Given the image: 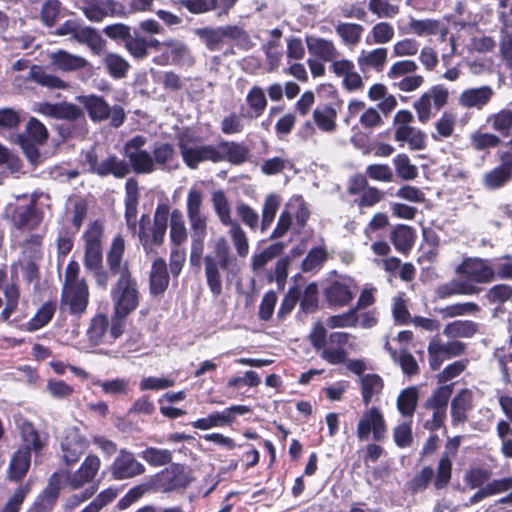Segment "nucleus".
<instances>
[{
	"mask_svg": "<svg viewBox=\"0 0 512 512\" xmlns=\"http://www.w3.org/2000/svg\"><path fill=\"white\" fill-rule=\"evenodd\" d=\"M370 36L373 44L384 45L393 40L395 36V29L391 23L381 21L371 28Z\"/></svg>",
	"mask_w": 512,
	"mask_h": 512,
	"instance_id": "nucleus-61",
	"label": "nucleus"
},
{
	"mask_svg": "<svg viewBox=\"0 0 512 512\" xmlns=\"http://www.w3.org/2000/svg\"><path fill=\"white\" fill-rule=\"evenodd\" d=\"M494 94V90L489 85L467 88L460 93L457 103L460 107L465 109L474 108L482 110L490 103Z\"/></svg>",
	"mask_w": 512,
	"mask_h": 512,
	"instance_id": "nucleus-24",
	"label": "nucleus"
},
{
	"mask_svg": "<svg viewBox=\"0 0 512 512\" xmlns=\"http://www.w3.org/2000/svg\"><path fill=\"white\" fill-rule=\"evenodd\" d=\"M455 274L463 278H453L440 284L435 291L438 298L479 295L483 290L479 285L494 281L492 263L479 257L464 258L455 268Z\"/></svg>",
	"mask_w": 512,
	"mask_h": 512,
	"instance_id": "nucleus-2",
	"label": "nucleus"
},
{
	"mask_svg": "<svg viewBox=\"0 0 512 512\" xmlns=\"http://www.w3.org/2000/svg\"><path fill=\"white\" fill-rule=\"evenodd\" d=\"M194 478L183 465L171 464L155 476V489L162 493L186 489Z\"/></svg>",
	"mask_w": 512,
	"mask_h": 512,
	"instance_id": "nucleus-13",
	"label": "nucleus"
},
{
	"mask_svg": "<svg viewBox=\"0 0 512 512\" xmlns=\"http://www.w3.org/2000/svg\"><path fill=\"white\" fill-rule=\"evenodd\" d=\"M336 111L330 107L316 108L313 111V119L317 127L323 132H333L336 128Z\"/></svg>",
	"mask_w": 512,
	"mask_h": 512,
	"instance_id": "nucleus-53",
	"label": "nucleus"
},
{
	"mask_svg": "<svg viewBox=\"0 0 512 512\" xmlns=\"http://www.w3.org/2000/svg\"><path fill=\"white\" fill-rule=\"evenodd\" d=\"M511 179L509 169L504 165L487 172L483 177L485 187L489 189H497L503 186Z\"/></svg>",
	"mask_w": 512,
	"mask_h": 512,
	"instance_id": "nucleus-64",
	"label": "nucleus"
},
{
	"mask_svg": "<svg viewBox=\"0 0 512 512\" xmlns=\"http://www.w3.org/2000/svg\"><path fill=\"white\" fill-rule=\"evenodd\" d=\"M449 91L443 85H435L424 92L414 103L418 121L426 124L434 116L432 108L440 110L448 103Z\"/></svg>",
	"mask_w": 512,
	"mask_h": 512,
	"instance_id": "nucleus-12",
	"label": "nucleus"
},
{
	"mask_svg": "<svg viewBox=\"0 0 512 512\" xmlns=\"http://www.w3.org/2000/svg\"><path fill=\"white\" fill-rule=\"evenodd\" d=\"M43 220V214L33 205H27L17 210L13 226L22 231H32L36 229Z\"/></svg>",
	"mask_w": 512,
	"mask_h": 512,
	"instance_id": "nucleus-35",
	"label": "nucleus"
},
{
	"mask_svg": "<svg viewBox=\"0 0 512 512\" xmlns=\"http://www.w3.org/2000/svg\"><path fill=\"white\" fill-rule=\"evenodd\" d=\"M419 390L416 386L403 389L396 401L397 409L403 417L412 418L417 408Z\"/></svg>",
	"mask_w": 512,
	"mask_h": 512,
	"instance_id": "nucleus-42",
	"label": "nucleus"
},
{
	"mask_svg": "<svg viewBox=\"0 0 512 512\" xmlns=\"http://www.w3.org/2000/svg\"><path fill=\"white\" fill-rule=\"evenodd\" d=\"M103 62L107 72L115 79H121L125 77L127 71L130 68L128 61L116 53L106 54Z\"/></svg>",
	"mask_w": 512,
	"mask_h": 512,
	"instance_id": "nucleus-52",
	"label": "nucleus"
},
{
	"mask_svg": "<svg viewBox=\"0 0 512 512\" xmlns=\"http://www.w3.org/2000/svg\"><path fill=\"white\" fill-rule=\"evenodd\" d=\"M204 195L200 189L192 187L187 193L186 215L191 230L190 264L200 266L207 235L208 217L203 211Z\"/></svg>",
	"mask_w": 512,
	"mask_h": 512,
	"instance_id": "nucleus-3",
	"label": "nucleus"
},
{
	"mask_svg": "<svg viewBox=\"0 0 512 512\" xmlns=\"http://www.w3.org/2000/svg\"><path fill=\"white\" fill-rule=\"evenodd\" d=\"M245 101L249 107L248 116L251 118L260 117L268 104L264 90L257 85L251 87L246 95Z\"/></svg>",
	"mask_w": 512,
	"mask_h": 512,
	"instance_id": "nucleus-44",
	"label": "nucleus"
},
{
	"mask_svg": "<svg viewBox=\"0 0 512 512\" xmlns=\"http://www.w3.org/2000/svg\"><path fill=\"white\" fill-rule=\"evenodd\" d=\"M471 147L476 151H483L490 148H496L500 145L499 136L482 131H475L469 137Z\"/></svg>",
	"mask_w": 512,
	"mask_h": 512,
	"instance_id": "nucleus-55",
	"label": "nucleus"
},
{
	"mask_svg": "<svg viewBox=\"0 0 512 512\" xmlns=\"http://www.w3.org/2000/svg\"><path fill=\"white\" fill-rule=\"evenodd\" d=\"M356 285L351 278H341L333 281L325 290V296L330 306L343 307L354 298Z\"/></svg>",
	"mask_w": 512,
	"mask_h": 512,
	"instance_id": "nucleus-22",
	"label": "nucleus"
},
{
	"mask_svg": "<svg viewBox=\"0 0 512 512\" xmlns=\"http://www.w3.org/2000/svg\"><path fill=\"white\" fill-rule=\"evenodd\" d=\"M30 467V451L19 449L10 461L9 478L11 480L22 479Z\"/></svg>",
	"mask_w": 512,
	"mask_h": 512,
	"instance_id": "nucleus-45",
	"label": "nucleus"
},
{
	"mask_svg": "<svg viewBox=\"0 0 512 512\" xmlns=\"http://www.w3.org/2000/svg\"><path fill=\"white\" fill-rule=\"evenodd\" d=\"M397 175L403 180H413L418 175V168L411 163L409 156L405 153L398 154L393 159Z\"/></svg>",
	"mask_w": 512,
	"mask_h": 512,
	"instance_id": "nucleus-57",
	"label": "nucleus"
},
{
	"mask_svg": "<svg viewBox=\"0 0 512 512\" xmlns=\"http://www.w3.org/2000/svg\"><path fill=\"white\" fill-rule=\"evenodd\" d=\"M26 80L33 81L38 85L50 90H66L69 84L60 77L46 73L42 66L31 65Z\"/></svg>",
	"mask_w": 512,
	"mask_h": 512,
	"instance_id": "nucleus-34",
	"label": "nucleus"
},
{
	"mask_svg": "<svg viewBox=\"0 0 512 512\" xmlns=\"http://www.w3.org/2000/svg\"><path fill=\"white\" fill-rule=\"evenodd\" d=\"M356 433L360 441H367L370 436L374 441L385 438L387 425L379 408L373 406L363 412L358 421Z\"/></svg>",
	"mask_w": 512,
	"mask_h": 512,
	"instance_id": "nucleus-16",
	"label": "nucleus"
},
{
	"mask_svg": "<svg viewBox=\"0 0 512 512\" xmlns=\"http://www.w3.org/2000/svg\"><path fill=\"white\" fill-rule=\"evenodd\" d=\"M454 384H446L437 387L426 400L423 407L432 412L424 427L430 431H436L443 427L447 417V407L453 393Z\"/></svg>",
	"mask_w": 512,
	"mask_h": 512,
	"instance_id": "nucleus-11",
	"label": "nucleus"
},
{
	"mask_svg": "<svg viewBox=\"0 0 512 512\" xmlns=\"http://www.w3.org/2000/svg\"><path fill=\"white\" fill-rule=\"evenodd\" d=\"M409 31L418 36L426 37L438 34L440 31V21L436 19H416L411 17L408 22Z\"/></svg>",
	"mask_w": 512,
	"mask_h": 512,
	"instance_id": "nucleus-47",
	"label": "nucleus"
},
{
	"mask_svg": "<svg viewBox=\"0 0 512 512\" xmlns=\"http://www.w3.org/2000/svg\"><path fill=\"white\" fill-rule=\"evenodd\" d=\"M50 66L54 70L72 72L85 68L89 63L79 55L72 54L64 49H57L48 54Z\"/></svg>",
	"mask_w": 512,
	"mask_h": 512,
	"instance_id": "nucleus-28",
	"label": "nucleus"
},
{
	"mask_svg": "<svg viewBox=\"0 0 512 512\" xmlns=\"http://www.w3.org/2000/svg\"><path fill=\"white\" fill-rule=\"evenodd\" d=\"M496 434L501 441V453L506 458H512V425L507 421H498Z\"/></svg>",
	"mask_w": 512,
	"mask_h": 512,
	"instance_id": "nucleus-63",
	"label": "nucleus"
},
{
	"mask_svg": "<svg viewBox=\"0 0 512 512\" xmlns=\"http://www.w3.org/2000/svg\"><path fill=\"white\" fill-rule=\"evenodd\" d=\"M179 149L184 163L191 169H196L204 161L219 163L221 159L217 145L191 146L180 141Z\"/></svg>",
	"mask_w": 512,
	"mask_h": 512,
	"instance_id": "nucleus-19",
	"label": "nucleus"
},
{
	"mask_svg": "<svg viewBox=\"0 0 512 512\" xmlns=\"http://www.w3.org/2000/svg\"><path fill=\"white\" fill-rule=\"evenodd\" d=\"M87 111L93 122H102L110 119V124L118 128L125 121L124 109L119 105L110 106L103 97L97 95H83L77 98Z\"/></svg>",
	"mask_w": 512,
	"mask_h": 512,
	"instance_id": "nucleus-10",
	"label": "nucleus"
},
{
	"mask_svg": "<svg viewBox=\"0 0 512 512\" xmlns=\"http://www.w3.org/2000/svg\"><path fill=\"white\" fill-rule=\"evenodd\" d=\"M144 471V465L138 462L134 455L125 449L119 451L118 456L111 465V474L117 480L129 479L143 474Z\"/></svg>",
	"mask_w": 512,
	"mask_h": 512,
	"instance_id": "nucleus-21",
	"label": "nucleus"
},
{
	"mask_svg": "<svg viewBox=\"0 0 512 512\" xmlns=\"http://www.w3.org/2000/svg\"><path fill=\"white\" fill-rule=\"evenodd\" d=\"M109 320L106 315L97 314L91 319L87 329V338L93 345L109 344L108 342Z\"/></svg>",
	"mask_w": 512,
	"mask_h": 512,
	"instance_id": "nucleus-41",
	"label": "nucleus"
},
{
	"mask_svg": "<svg viewBox=\"0 0 512 512\" xmlns=\"http://www.w3.org/2000/svg\"><path fill=\"white\" fill-rule=\"evenodd\" d=\"M390 355L400 365L405 375L412 376L419 373V365L416 359L407 350H400L399 352L390 350Z\"/></svg>",
	"mask_w": 512,
	"mask_h": 512,
	"instance_id": "nucleus-59",
	"label": "nucleus"
},
{
	"mask_svg": "<svg viewBox=\"0 0 512 512\" xmlns=\"http://www.w3.org/2000/svg\"><path fill=\"white\" fill-rule=\"evenodd\" d=\"M102 225L95 221L91 223L84 234L85 239V255L84 266L86 270L97 268L102 265V245L101 236Z\"/></svg>",
	"mask_w": 512,
	"mask_h": 512,
	"instance_id": "nucleus-18",
	"label": "nucleus"
},
{
	"mask_svg": "<svg viewBox=\"0 0 512 512\" xmlns=\"http://www.w3.org/2000/svg\"><path fill=\"white\" fill-rule=\"evenodd\" d=\"M364 28L361 24L342 22L335 27V32L346 45L355 46L361 41Z\"/></svg>",
	"mask_w": 512,
	"mask_h": 512,
	"instance_id": "nucleus-46",
	"label": "nucleus"
},
{
	"mask_svg": "<svg viewBox=\"0 0 512 512\" xmlns=\"http://www.w3.org/2000/svg\"><path fill=\"white\" fill-rule=\"evenodd\" d=\"M467 344L451 339L442 342L439 338H432L429 342L427 351L429 356V365L432 370H438L446 359L462 356L466 353Z\"/></svg>",
	"mask_w": 512,
	"mask_h": 512,
	"instance_id": "nucleus-17",
	"label": "nucleus"
},
{
	"mask_svg": "<svg viewBox=\"0 0 512 512\" xmlns=\"http://www.w3.org/2000/svg\"><path fill=\"white\" fill-rule=\"evenodd\" d=\"M139 201V187L136 178H128L125 184V220L128 229L135 234L137 232V213Z\"/></svg>",
	"mask_w": 512,
	"mask_h": 512,
	"instance_id": "nucleus-27",
	"label": "nucleus"
},
{
	"mask_svg": "<svg viewBox=\"0 0 512 512\" xmlns=\"http://www.w3.org/2000/svg\"><path fill=\"white\" fill-rule=\"evenodd\" d=\"M356 62L360 72L364 74L381 73L388 62V49L386 47L362 49L357 55Z\"/></svg>",
	"mask_w": 512,
	"mask_h": 512,
	"instance_id": "nucleus-23",
	"label": "nucleus"
},
{
	"mask_svg": "<svg viewBox=\"0 0 512 512\" xmlns=\"http://www.w3.org/2000/svg\"><path fill=\"white\" fill-rule=\"evenodd\" d=\"M484 298L488 304L500 309L512 298V286L504 283L493 285L486 291Z\"/></svg>",
	"mask_w": 512,
	"mask_h": 512,
	"instance_id": "nucleus-50",
	"label": "nucleus"
},
{
	"mask_svg": "<svg viewBox=\"0 0 512 512\" xmlns=\"http://www.w3.org/2000/svg\"><path fill=\"white\" fill-rule=\"evenodd\" d=\"M280 207V198L276 194H269L262 207L261 231L264 232L273 222Z\"/></svg>",
	"mask_w": 512,
	"mask_h": 512,
	"instance_id": "nucleus-62",
	"label": "nucleus"
},
{
	"mask_svg": "<svg viewBox=\"0 0 512 512\" xmlns=\"http://www.w3.org/2000/svg\"><path fill=\"white\" fill-rule=\"evenodd\" d=\"M228 234L239 257L245 258L249 254V241L246 232L238 222L229 225Z\"/></svg>",
	"mask_w": 512,
	"mask_h": 512,
	"instance_id": "nucleus-54",
	"label": "nucleus"
},
{
	"mask_svg": "<svg viewBox=\"0 0 512 512\" xmlns=\"http://www.w3.org/2000/svg\"><path fill=\"white\" fill-rule=\"evenodd\" d=\"M415 238V230L404 224L397 225L390 234V240L395 249L403 254H407L411 250Z\"/></svg>",
	"mask_w": 512,
	"mask_h": 512,
	"instance_id": "nucleus-39",
	"label": "nucleus"
},
{
	"mask_svg": "<svg viewBox=\"0 0 512 512\" xmlns=\"http://www.w3.org/2000/svg\"><path fill=\"white\" fill-rule=\"evenodd\" d=\"M80 265L71 260L65 269L61 304L67 307L71 314L79 315L85 312L89 302V288L85 279L79 278Z\"/></svg>",
	"mask_w": 512,
	"mask_h": 512,
	"instance_id": "nucleus-6",
	"label": "nucleus"
},
{
	"mask_svg": "<svg viewBox=\"0 0 512 512\" xmlns=\"http://www.w3.org/2000/svg\"><path fill=\"white\" fill-rule=\"evenodd\" d=\"M479 330V324L472 320H455L446 324L443 328V335L449 339L459 338L470 339Z\"/></svg>",
	"mask_w": 512,
	"mask_h": 512,
	"instance_id": "nucleus-37",
	"label": "nucleus"
},
{
	"mask_svg": "<svg viewBox=\"0 0 512 512\" xmlns=\"http://www.w3.org/2000/svg\"><path fill=\"white\" fill-rule=\"evenodd\" d=\"M147 142V138L143 135L132 137L123 147V154L128 162L115 154L109 155L100 161L97 175L100 177L113 175L121 179L129 175L131 170L136 174H152L157 170L171 171L178 167L176 151L172 144L156 143L150 152L145 149Z\"/></svg>",
	"mask_w": 512,
	"mask_h": 512,
	"instance_id": "nucleus-1",
	"label": "nucleus"
},
{
	"mask_svg": "<svg viewBox=\"0 0 512 512\" xmlns=\"http://www.w3.org/2000/svg\"><path fill=\"white\" fill-rule=\"evenodd\" d=\"M217 148L221 157L220 162L227 161L233 165H240L249 158L250 150L242 142L221 140Z\"/></svg>",
	"mask_w": 512,
	"mask_h": 512,
	"instance_id": "nucleus-33",
	"label": "nucleus"
},
{
	"mask_svg": "<svg viewBox=\"0 0 512 512\" xmlns=\"http://www.w3.org/2000/svg\"><path fill=\"white\" fill-rule=\"evenodd\" d=\"M88 447L86 439L77 431L66 434L61 442L62 459L68 466L76 463Z\"/></svg>",
	"mask_w": 512,
	"mask_h": 512,
	"instance_id": "nucleus-26",
	"label": "nucleus"
},
{
	"mask_svg": "<svg viewBox=\"0 0 512 512\" xmlns=\"http://www.w3.org/2000/svg\"><path fill=\"white\" fill-rule=\"evenodd\" d=\"M433 125L434 131L431 132V138L436 142H442L453 135L456 127V116L445 111Z\"/></svg>",
	"mask_w": 512,
	"mask_h": 512,
	"instance_id": "nucleus-43",
	"label": "nucleus"
},
{
	"mask_svg": "<svg viewBox=\"0 0 512 512\" xmlns=\"http://www.w3.org/2000/svg\"><path fill=\"white\" fill-rule=\"evenodd\" d=\"M360 388L363 404L368 406L374 397L381 394L384 381L378 374H364L360 377Z\"/></svg>",
	"mask_w": 512,
	"mask_h": 512,
	"instance_id": "nucleus-40",
	"label": "nucleus"
},
{
	"mask_svg": "<svg viewBox=\"0 0 512 512\" xmlns=\"http://www.w3.org/2000/svg\"><path fill=\"white\" fill-rule=\"evenodd\" d=\"M481 311V307L475 302H459L448 305L439 310L443 318H455L467 315H475Z\"/></svg>",
	"mask_w": 512,
	"mask_h": 512,
	"instance_id": "nucleus-51",
	"label": "nucleus"
},
{
	"mask_svg": "<svg viewBox=\"0 0 512 512\" xmlns=\"http://www.w3.org/2000/svg\"><path fill=\"white\" fill-rule=\"evenodd\" d=\"M305 43L309 53L324 62L331 63L340 56V52L335 43L330 39L315 35H306Z\"/></svg>",
	"mask_w": 512,
	"mask_h": 512,
	"instance_id": "nucleus-29",
	"label": "nucleus"
},
{
	"mask_svg": "<svg viewBox=\"0 0 512 512\" xmlns=\"http://www.w3.org/2000/svg\"><path fill=\"white\" fill-rule=\"evenodd\" d=\"M95 386L101 387L106 395L123 396L129 391V381L123 378H115L111 380H96L93 382Z\"/></svg>",
	"mask_w": 512,
	"mask_h": 512,
	"instance_id": "nucleus-60",
	"label": "nucleus"
},
{
	"mask_svg": "<svg viewBox=\"0 0 512 512\" xmlns=\"http://www.w3.org/2000/svg\"><path fill=\"white\" fill-rule=\"evenodd\" d=\"M169 214V205L159 203L155 208L152 223L149 215L141 216L135 234H137L139 242L147 255L157 254V249L164 243Z\"/></svg>",
	"mask_w": 512,
	"mask_h": 512,
	"instance_id": "nucleus-4",
	"label": "nucleus"
},
{
	"mask_svg": "<svg viewBox=\"0 0 512 512\" xmlns=\"http://www.w3.org/2000/svg\"><path fill=\"white\" fill-rule=\"evenodd\" d=\"M170 230L169 239L172 246H184L188 239V230L186 227L184 215L180 209H174L170 212Z\"/></svg>",
	"mask_w": 512,
	"mask_h": 512,
	"instance_id": "nucleus-38",
	"label": "nucleus"
},
{
	"mask_svg": "<svg viewBox=\"0 0 512 512\" xmlns=\"http://www.w3.org/2000/svg\"><path fill=\"white\" fill-rule=\"evenodd\" d=\"M211 201L214 211L223 225L228 226L235 223V221L231 219L230 203L222 190L214 191Z\"/></svg>",
	"mask_w": 512,
	"mask_h": 512,
	"instance_id": "nucleus-48",
	"label": "nucleus"
},
{
	"mask_svg": "<svg viewBox=\"0 0 512 512\" xmlns=\"http://www.w3.org/2000/svg\"><path fill=\"white\" fill-rule=\"evenodd\" d=\"M215 255L207 254L204 257L205 277L207 285L214 296L222 293V276L220 269L232 273L237 267V259L231 253L230 246L225 237H219L214 244Z\"/></svg>",
	"mask_w": 512,
	"mask_h": 512,
	"instance_id": "nucleus-5",
	"label": "nucleus"
},
{
	"mask_svg": "<svg viewBox=\"0 0 512 512\" xmlns=\"http://www.w3.org/2000/svg\"><path fill=\"white\" fill-rule=\"evenodd\" d=\"M473 408V392L469 389H461L451 400L450 415L453 426L464 424L468 419V413Z\"/></svg>",
	"mask_w": 512,
	"mask_h": 512,
	"instance_id": "nucleus-30",
	"label": "nucleus"
},
{
	"mask_svg": "<svg viewBox=\"0 0 512 512\" xmlns=\"http://www.w3.org/2000/svg\"><path fill=\"white\" fill-rule=\"evenodd\" d=\"M486 122L491 124V127L501 136L508 137L512 129V110L502 109L497 113L490 114Z\"/></svg>",
	"mask_w": 512,
	"mask_h": 512,
	"instance_id": "nucleus-49",
	"label": "nucleus"
},
{
	"mask_svg": "<svg viewBox=\"0 0 512 512\" xmlns=\"http://www.w3.org/2000/svg\"><path fill=\"white\" fill-rule=\"evenodd\" d=\"M100 467V458L96 455H88L76 471L63 472L67 485L71 489L76 490L84 487L86 484L92 483Z\"/></svg>",
	"mask_w": 512,
	"mask_h": 512,
	"instance_id": "nucleus-20",
	"label": "nucleus"
},
{
	"mask_svg": "<svg viewBox=\"0 0 512 512\" xmlns=\"http://www.w3.org/2000/svg\"><path fill=\"white\" fill-rule=\"evenodd\" d=\"M36 112L54 119H61L74 123L80 127V130L86 131V119L83 110L77 105L70 102L38 103L35 109Z\"/></svg>",
	"mask_w": 512,
	"mask_h": 512,
	"instance_id": "nucleus-15",
	"label": "nucleus"
},
{
	"mask_svg": "<svg viewBox=\"0 0 512 512\" xmlns=\"http://www.w3.org/2000/svg\"><path fill=\"white\" fill-rule=\"evenodd\" d=\"M55 35H70L73 40L81 44H86L93 52L97 54H99L104 47V41L102 37L94 28L83 26L78 21L72 19L62 23L55 30Z\"/></svg>",
	"mask_w": 512,
	"mask_h": 512,
	"instance_id": "nucleus-14",
	"label": "nucleus"
},
{
	"mask_svg": "<svg viewBox=\"0 0 512 512\" xmlns=\"http://www.w3.org/2000/svg\"><path fill=\"white\" fill-rule=\"evenodd\" d=\"M17 427L25 444L23 450L34 451L35 453L40 452L45 445V441L41 439L39 432L33 424L26 419L19 418L17 420Z\"/></svg>",
	"mask_w": 512,
	"mask_h": 512,
	"instance_id": "nucleus-36",
	"label": "nucleus"
},
{
	"mask_svg": "<svg viewBox=\"0 0 512 512\" xmlns=\"http://www.w3.org/2000/svg\"><path fill=\"white\" fill-rule=\"evenodd\" d=\"M229 424H231L229 419V412H225L224 410L221 412L211 413L207 417L199 418L192 422V426L200 430H208L214 427H221Z\"/></svg>",
	"mask_w": 512,
	"mask_h": 512,
	"instance_id": "nucleus-58",
	"label": "nucleus"
},
{
	"mask_svg": "<svg viewBox=\"0 0 512 512\" xmlns=\"http://www.w3.org/2000/svg\"><path fill=\"white\" fill-rule=\"evenodd\" d=\"M140 295L139 283L133 275L118 277L110 291L115 315H130L139 306Z\"/></svg>",
	"mask_w": 512,
	"mask_h": 512,
	"instance_id": "nucleus-8",
	"label": "nucleus"
},
{
	"mask_svg": "<svg viewBox=\"0 0 512 512\" xmlns=\"http://www.w3.org/2000/svg\"><path fill=\"white\" fill-rule=\"evenodd\" d=\"M170 282L166 261L157 257L151 264L149 272V291L152 296H162Z\"/></svg>",
	"mask_w": 512,
	"mask_h": 512,
	"instance_id": "nucleus-31",
	"label": "nucleus"
},
{
	"mask_svg": "<svg viewBox=\"0 0 512 512\" xmlns=\"http://www.w3.org/2000/svg\"><path fill=\"white\" fill-rule=\"evenodd\" d=\"M125 241L122 236H116L107 253V265L113 276L126 277L132 275L128 261L124 260Z\"/></svg>",
	"mask_w": 512,
	"mask_h": 512,
	"instance_id": "nucleus-25",
	"label": "nucleus"
},
{
	"mask_svg": "<svg viewBox=\"0 0 512 512\" xmlns=\"http://www.w3.org/2000/svg\"><path fill=\"white\" fill-rule=\"evenodd\" d=\"M414 116L409 110H399L393 118L394 140L400 147L408 146L410 150L421 151L427 147V134L412 125Z\"/></svg>",
	"mask_w": 512,
	"mask_h": 512,
	"instance_id": "nucleus-9",
	"label": "nucleus"
},
{
	"mask_svg": "<svg viewBox=\"0 0 512 512\" xmlns=\"http://www.w3.org/2000/svg\"><path fill=\"white\" fill-rule=\"evenodd\" d=\"M283 250L284 244L277 242L264 249L261 253L253 255L251 259L252 269L254 271L262 269L269 261L280 255Z\"/></svg>",
	"mask_w": 512,
	"mask_h": 512,
	"instance_id": "nucleus-56",
	"label": "nucleus"
},
{
	"mask_svg": "<svg viewBox=\"0 0 512 512\" xmlns=\"http://www.w3.org/2000/svg\"><path fill=\"white\" fill-rule=\"evenodd\" d=\"M78 5L84 15L94 22H100L116 12L114 0H79Z\"/></svg>",
	"mask_w": 512,
	"mask_h": 512,
	"instance_id": "nucleus-32",
	"label": "nucleus"
},
{
	"mask_svg": "<svg viewBox=\"0 0 512 512\" xmlns=\"http://www.w3.org/2000/svg\"><path fill=\"white\" fill-rule=\"evenodd\" d=\"M350 334L346 332H333L327 335V330L320 322L316 323L310 333L312 346L320 352V357L332 365L344 363L347 359L345 346Z\"/></svg>",
	"mask_w": 512,
	"mask_h": 512,
	"instance_id": "nucleus-7",
	"label": "nucleus"
}]
</instances>
